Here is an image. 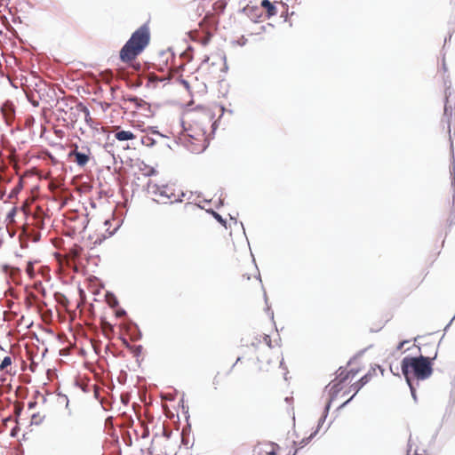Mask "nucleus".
<instances>
[{
  "label": "nucleus",
  "instance_id": "1",
  "mask_svg": "<svg viewBox=\"0 0 455 455\" xmlns=\"http://www.w3.org/2000/svg\"><path fill=\"white\" fill-rule=\"evenodd\" d=\"M437 353L434 357H428L422 355L419 356H405L401 363L402 373L406 382L412 379V376L417 379V385L419 380L428 379L433 373V361L436 358Z\"/></svg>",
  "mask_w": 455,
  "mask_h": 455
},
{
  "label": "nucleus",
  "instance_id": "2",
  "mask_svg": "<svg viewBox=\"0 0 455 455\" xmlns=\"http://www.w3.org/2000/svg\"><path fill=\"white\" fill-rule=\"evenodd\" d=\"M150 43V31L147 24L135 30L120 51V60L124 63L132 61Z\"/></svg>",
  "mask_w": 455,
  "mask_h": 455
},
{
  "label": "nucleus",
  "instance_id": "3",
  "mask_svg": "<svg viewBox=\"0 0 455 455\" xmlns=\"http://www.w3.org/2000/svg\"><path fill=\"white\" fill-rule=\"evenodd\" d=\"M443 86H444V110L443 116L450 119L451 116V102L455 101V88L451 87V83L449 79V76H443ZM450 123V120H448Z\"/></svg>",
  "mask_w": 455,
  "mask_h": 455
},
{
  "label": "nucleus",
  "instance_id": "4",
  "mask_svg": "<svg viewBox=\"0 0 455 455\" xmlns=\"http://www.w3.org/2000/svg\"><path fill=\"white\" fill-rule=\"evenodd\" d=\"M343 383L344 382H340V377L338 374L336 376V379L325 387V389H329L330 398L327 403H330V406L331 405V403L336 399L339 393L342 389Z\"/></svg>",
  "mask_w": 455,
  "mask_h": 455
},
{
  "label": "nucleus",
  "instance_id": "5",
  "mask_svg": "<svg viewBox=\"0 0 455 455\" xmlns=\"http://www.w3.org/2000/svg\"><path fill=\"white\" fill-rule=\"evenodd\" d=\"M160 196L164 197L165 199H172L169 204L180 203L183 201V197L185 196V193L181 192L180 196L176 197L175 194L172 191H170L168 185H161V191L159 194Z\"/></svg>",
  "mask_w": 455,
  "mask_h": 455
},
{
  "label": "nucleus",
  "instance_id": "6",
  "mask_svg": "<svg viewBox=\"0 0 455 455\" xmlns=\"http://www.w3.org/2000/svg\"><path fill=\"white\" fill-rule=\"evenodd\" d=\"M242 12L253 22H258L259 19L262 16L261 8L255 5L248 4L242 9Z\"/></svg>",
  "mask_w": 455,
  "mask_h": 455
},
{
  "label": "nucleus",
  "instance_id": "7",
  "mask_svg": "<svg viewBox=\"0 0 455 455\" xmlns=\"http://www.w3.org/2000/svg\"><path fill=\"white\" fill-rule=\"evenodd\" d=\"M71 103L75 104V109L77 114L83 113L84 115V119L87 124L92 122V118L90 116V110L89 108L81 101H77L75 100H71ZM74 108L73 106H70V109L72 110Z\"/></svg>",
  "mask_w": 455,
  "mask_h": 455
},
{
  "label": "nucleus",
  "instance_id": "8",
  "mask_svg": "<svg viewBox=\"0 0 455 455\" xmlns=\"http://www.w3.org/2000/svg\"><path fill=\"white\" fill-rule=\"evenodd\" d=\"M89 153L73 150L69 153V156H75V162L79 167H84L89 161Z\"/></svg>",
  "mask_w": 455,
  "mask_h": 455
},
{
  "label": "nucleus",
  "instance_id": "9",
  "mask_svg": "<svg viewBox=\"0 0 455 455\" xmlns=\"http://www.w3.org/2000/svg\"><path fill=\"white\" fill-rule=\"evenodd\" d=\"M371 373H366L361 379H359L356 382L353 383L350 386V389L355 392L354 395H355L360 391V389L363 388V386H365L371 380Z\"/></svg>",
  "mask_w": 455,
  "mask_h": 455
},
{
  "label": "nucleus",
  "instance_id": "10",
  "mask_svg": "<svg viewBox=\"0 0 455 455\" xmlns=\"http://www.w3.org/2000/svg\"><path fill=\"white\" fill-rule=\"evenodd\" d=\"M260 6L267 11V18H271L277 13L275 5L269 0H261Z\"/></svg>",
  "mask_w": 455,
  "mask_h": 455
},
{
  "label": "nucleus",
  "instance_id": "11",
  "mask_svg": "<svg viewBox=\"0 0 455 455\" xmlns=\"http://www.w3.org/2000/svg\"><path fill=\"white\" fill-rule=\"evenodd\" d=\"M115 138L119 141H125L135 139V135L130 131L120 130L115 133Z\"/></svg>",
  "mask_w": 455,
  "mask_h": 455
},
{
  "label": "nucleus",
  "instance_id": "12",
  "mask_svg": "<svg viewBox=\"0 0 455 455\" xmlns=\"http://www.w3.org/2000/svg\"><path fill=\"white\" fill-rule=\"evenodd\" d=\"M35 91L38 94L40 100H42L45 94H48L47 84L44 82L39 81L38 83L35 84Z\"/></svg>",
  "mask_w": 455,
  "mask_h": 455
},
{
  "label": "nucleus",
  "instance_id": "13",
  "mask_svg": "<svg viewBox=\"0 0 455 455\" xmlns=\"http://www.w3.org/2000/svg\"><path fill=\"white\" fill-rule=\"evenodd\" d=\"M317 433L318 429H315L309 436L303 438L299 443L293 442V444L298 445L299 449H302L311 442V440L316 435Z\"/></svg>",
  "mask_w": 455,
  "mask_h": 455
},
{
  "label": "nucleus",
  "instance_id": "14",
  "mask_svg": "<svg viewBox=\"0 0 455 455\" xmlns=\"http://www.w3.org/2000/svg\"><path fill=\"white\" fill-rule=\"evenodd\" d=\"M106 299L110 307L114 308L119 305L118 299L116 295L111 291H107Z\"/></svg>",
  "mask_w": 455,
  "mask_h": 455
},
{
  "label": "nucleus",
  "instance_id": "15",
  "mask_svg": "<svg viewBox=\"0 0 455 455\" xmlns=\"http://www.w3.org/2000/svg\"><path fill=\"white\" fill-rule=\"evenodd\" d=\"M330 403H327L324 406V410H323V415L322 417L319 419V421H318V425H317V427L316 429H320L322 425L323 424V422L325 421L328 414H329V411H330Z\"/></svg>",
  "mask_w": 455,
  "mask_h": 455
},
{
  "label": "nucleus",
  "instance_id": "16",
  "mask_svg": "<svg viewBox=\"0 0 455 455\" xmlns=\"http://www.w3.org/2000/svg\"><path fill=\"white\" fill-rule=\"evenodd\" d=\"M148 193L154 196H159L161 191V185L153 184L152 182H148Z\"/></svg>",
  "mask_w": 455,
  "mask_h": 455
},
{
  "label": "nucleus",
  "instance_id": "17",
  "mask_svg": "<svg viewBox=\"0 0 455 455\" xmlns=\"http://www.w3.org/2000/svg\"><path fill=\"white\" fill-rule=\"evenodd\" d=\"M358 371H359V370L351 369V370L346 371L345 377H341L342 372H339V375L340 377V382H345L349 378H354L358 373Z\"/></svg>",
  "mask_w": 455,
  "mask_h": 455
},
{
  "label": "nucleus",
  "instance_id": "18",
  "mask_svg": "<svg viewBox=\"0 0 455 455\" xmlns=\"http://www.w3.org/2000/svg\"><path fill=\"white\" fill-rule=\"evenodd\" d=\"M141 144L152 148L156 144V140L148 135H143L140 139Z\"/></svg>",
  "mask_w": 455,
  "mask_h": 455
},
{
  "label": "nucleus",
  "instance_id": "19",
  "mask_svg": "<svg viewBox=\"0 0 455 455\" xmlns=\"http://www.w3.org/2000/svg\"><path fill=\"white\" fill-rule=\"evenodd\" d=\"M451 186L453 187V204H455V161L454 156L452 155V171H451Z\"/></svg>",
  "mask_w": 455,
  "mask_h": 455
},
{
  "label": "nucleus",
  "instance_id": "20",
  "mask_svg": "<svg viewBox=\"0 0 455 455\" xmlns=\"http://www.w3.org/2000/svg\"><path fill=\"white\" fill-rule=\"evenodd\" d=\"M133 104L135 105L136 109H140V108H143L144 107H148V108H150V105L147 101H145L144 100H142L140 98H137V101H135Z\"/></svg>",
  "mask_w": 455,
  "mask_h": 455
},
{
  "label": "nucleus",
  "instance_id": "21",
  "mask_svg": "<svg viewBox=\"0 0 455 455\" xmlns=\"http://www.w3.org/2000/svg\"><path fill=\"white\" fill-rule=\"evenodd\" d=\"M208 212L212 213V216L214 217V219L219 222L220 223L221 225H223L224 227H226V220L222 218V216L220 214H219L218 212H214L213 210H210L208 211Z\"/></svg>",
  "mask_w": 455,
  "mask_h": 455
},
{
  "label": "nucleus",
  "instance_id": "22",
  "mask_svg": "<svg viewBox=\"0 0 455 455\" xmlns=\"http://www.w3.org/2000/svg\"><path fill=\"white\" fill-rule=\"evenodd\" d=\"M16 212H17L16 208H15V207H12V208L9 211V212L7 213L5 220H6L8 223H12V222H14V218H15Z\"/></svg>",
  "mask_w": 455,
  "mask_h": 455
},
{
  "label": "nucleus",
  "instance_id": "23",
  "mask_svg": "<svg viewBox=\"0 0 455 455\" xmlns=\"http://www.w3.org/2000/svg\"><path fill=\"white\" fill-rule=\"evenodd\" d=\"M12 364V358L11 356H5L2 360V363H0V371H4L5 368L10 366Z\"/></svg>",
  "mask_w": 455,
  "mask_h": 455
},
{
  "label": "nucleus",
  "instance_id": "24",
  "mask_svg": "<svg viewBox=\"0 0 455 455\" xmlns=\"http://www.w3.org/2000/svg\"><path fill=\"white\" fill-rule=\"evenodd\" d=\"M142 349H143V347L141 345L132 346V348H130V350L132 352L133 355L137 358L141 355Z\"/></svg>",
  "mask_w": 455,
  "mask_h": 455
},
{
  "label": "nucleus",
  "instance_id": "25",
  "mask_svg": "<svg viewBox=\"0 0 455 455\" xmlns=\"http://www.w3.org/2000/svg\"><path fill=\"white\" fill-rule=\"evenodd\" d=\"M21 188H22V182H21V180H20V182H19L18 186H16V187H15V188L11 191L9 197H10V198H12V197L16 196L20 193V189H21Z\"/></svg>",
  "mask_w": 455,
  "mask_h": 455
},
{
  "label": "nucleus",
  "instance_id": "26",
  "mask_svg": "<svg viewBox=\"0 0 455 455\" xmlns=\"http://www.w3.org/2000/svg\"><path fill=\"white\" fill-rule=\"evenodd\" d=\"M407 385L409 386L410 387V391H411V396L413 398V400L415 402H417V394H416V387L413 384V380H411L410 382H406Z\"/></svg>",
  "mask_w": 455,
  "mask_h": 455
},
{
  "label": "nucleus",
  "instance_id": "27",
  "mask_svg": "<svg viewBox=\"0 0 455 455\" xmlns=\"http://www.w3.org/2000/svg\"><path fill=\"white\" fill-rule=\"evenodd\" d=\"M148 131H149L150 133H152V134H156V135L163 137V138H167L166 135H164L163 133L159 132V131H157V127H156V126L148 127Z\"/></svg>",
  "mask_w": 455,
  "mask_h": 455
},
{
  "label": "nucleus",
  "instance_id": "28",
  "mask_svg": "<svg viewBox=\"0 0 455 455\" xmlns=\"http://www.w3.org/2000/svg\"><path fill=\"white\" fill-rule=\"evenodd\" d=\"M32 424L39 425L43 421V418H40L38 413H34L31 416Z\"/></svg>",
  "mask_w": 455,
  "mask_h": 455
},
{
  "label": "nucleus",
  "instance_id": "29",
  "mask_svg": "<svg viewBox=\"0 0 455 455\" xmlns=\"http://www.w3.org/2000/svg\"><path fill=\"white\" fill-rule=\"evenodd\" d=\"M136 331L132 335L133 340H138L142 338V333L140 331L138 325H135Z\"/></svg>",
  "mask_w": 455,
  "mask_h": 455
},
{
  "label": "nucleus",
  "instance_id": "30",
  "mask_svg": "<svg viewBox=\"0 0 455 455\" xmlns=\"http://www.w3.org/2000/svg\"><path fill=\"white\" fill-rule=\"evenodd\" d=\"M137 98L138 97L132 96V95H129V96L123 95L122 100L124 102L129 101V102L134 103L135 101H137Z\"/></svg>",
  "mask_w": 455,
  "mask_h": 455
},
{
  "label": "nucleus",
  "instance_id": "31",
  "mask_svg": "<svg viewBox=\"0 0 455 455\" xmlns=\"http://www.w3.org/2000/svg\"><path fill=\"white\" fill-rule=\"evenodd\" d=\"M58 103L61 105V107H60V108H58V110H59V111H60V112H64V113H66V111H65L64 108L68 107V103L67 100H65V99H61V100H60V101H59Z\"/></svg>",
  "mask_w": 455,
  "mask_h": 455
},
{
  "label": "nucleus",
  "instance_id": "32",
  "mask_svg": "<svg viewBox=\"0 0 455 455\" xmlns=\"http://www.w3.org/2000/svg\"><path fill=\"white\" fill-rule=\"evenodd\" d=\"M180 57L186 59L188 61H190L193 59L192 53L188 52V51H184L183 52H181Z\"/></svg>",
  "mask_w": 455,
  "mask_h": 455
},
{
  "label": "nucleus",
  "instance_id": "33",
  "mask_svg": "<svg viewBox=\"0 0 455 455\" xmlns=\"http://www.w3.org/2000/svg\"><path fill=\"white\" fill-rule=\"evenodd\" d=\"M27 97H28V100L31 102V104H32L33 106H38V105H39L38 100H35V98H34V95H33V94L29 95V94L27 92Z\"/></svg>",
  "mask_w": 455,
  "mask_h": 455
},
{
  "label": "nucleus",
  "instance_id": "34",
  "mask_svg": "<svg viewBox=\"0 0 455 455\" xmlns=\"http://www.w3.org/2000/svg\"><path fill=\"white\" fill-rule=\"evenodd\" d=\"M126 315V311L124 308H119L116 311V316L121 318Z\"/></svg>",
  "mask_w": 455,
  "mask_h": 455
},
{
  "label": "nucleus",
  "instance_id": "35",
  "mask_svg": "<svg viewBox=\"0 0 455 455\" xmlns=\"http://www.w3.org/2000/svg\"><path fill=\"white\" fill-rule=\"evenodd\" d=\"M365 349H363V350H360L359 352H357V354H355L347 363V365H349L355 359H356L357 357H360L363 355Z\"/></svg>",
  "mask_w": 455,
  "mask_h": 455
},
{
  "label": "nucleus",
  "instance_id": "36",
  "mask_svg": "<svg viewBox=\"0 0 455 455\" xmlns=\"http://www.w3.org/2000/svg\"><path fill=\"white\" fill-rule=\"evenodd\" d=\"M19 430H20V428L17 426H15L14 427L12 428L10 435L12 437H16L19 433Z\"/></svg>",
  "mask_w": 455,
  "mask_h": 455
},
{
  "label": "nucleus",
  "instance_id": "37",
  "mask_svg": "<svg viewBox=\"0 0 455 455\" xmlns=\"http://www.w3.org/2000/svg\"><path fill=\"white\" fill-rule=\"evenodd\" d=\"M163 435L167 438V439H170L171 436H172V431L171 430H168L166 429L164 427V429H163Z\"/></svg>",
  "mask_w": 455,
  "mask_h": 455
},
{
  "label": "nucleus",
  "instance_id": "38",
  "mask_svg": "<svg viewBox=\"0 0 455 455\" xmlns=\"http://www.w3.org/2000/svg\"><path fill=\"white\" fill-rule=\"evenodd\" d=\"M148 436H149V429H148V427H144V431H143V433H142V435H141V438L146 439V438H148Z\"/></svg>",
  "mask_w": 455,
  "mask_h": 455
},
{
  "label": "nucleus",
  "instance_id": "39",
  "mask_svg": "<svg viewBox=\"0 0 455 455\" xmlns=\"http://www.w3.org/2000/svg\"><path fill=\"white\" fill-rule=\"evenodd\" d=\"M450 400L452 401L453 403L455 402V387L451 388Z\"/></svg>",
  "mask_w": 455,
  "mask_h": 455
},
{
  "label": "nucleus",
  "instance_id": "40",
  "mask_svg": "<svg viewBox=\"0 0 455 455\" xmlns=\"http://www.w3.org/2000/svg\"><path fill=\"white\" fill-rule=\"evenodd\" d=\"M355 397V395H353L349 399H347L346 402H344L342 404L339 405V409H342L344 408L345 406H347L350 402L351 400Z\"/></svg>",
  "mask_w": 455,
  "mask_h": 455
},
{
  "label": "nucleus",
  "instance_id": "41",
  "mask_svg": "<svg viewBox=\"0 0 455 455\" xmlns=\"http://www.w3.org/2000/svg\"><path fill=\"white\" fill-rule=\"evenodd\" d=\"M37 403L36 401H30L28 403V407L29 410L34 409L36 406Z\"/></svg>",
  "mask_w": 455,
  "mask_h": 455
},
{
  "label": "nucleus",
  "instance_id": "42",
  "mask_svg": "<svg viewBox=\"0 0 455 455\" xmlns=\"http://www.w3.org/2000/svg\"><path fill=\"white\" fill-rule=\"evenodd\" d=\"M408 342H409V340H403V341H401V342L398 344L397 347H396V348H397V350L402 349V348L403 347V346H404L405 344H407Z\"/></svg>",
  "mask_w": 455,
  "mask_h": 455
},
{
  "label": "nucleus",
  "instance_id": "43",
  "mask_svg": "<svg viewBox=\"0 0 455 455\" xmlns=\"http://www.w3.org/2000/svg\"><path fill=\"white\" fill-rule=\"evenodd\" d=\"M442 70L443 71L444 74L447 72V66L444 58H443L442 61Z\"/></svg>",
  "mask_w": 455,
  "mask_h": 455
},
{
  "label": "nucleus",
  "instance_id": "44",
  "mask_svg": "<svg viewBox=\"0 0 455 455\" xmlns=\"http://www.w3.org/2000/svg\"><path fill=\"white\" fill-rule=\"evenodd\" d=\"M346 371H347V370H346L344 367H339V370L337 371V375H338L339 372H342L341 377H345Z\"/></svg>",
  "mask_w": 455,
  "mask_h": 455
},
{
  "label": "nucleus",
  "instance_id": "45",
  "mask_svg": "<svg viewBox=\"0 0 455 455\" xmlns=\"http://www.w3.org/2000/svg\"><path fill=\"white\" fill-rule=\"evenodd\" d=\"M22 409L23 408L21 406H18V407L15 408V414H16L17 417H19L20 415V413L22 411Z\"/></svg>",
  "mask_w": 455,
  "mask_h": 455
},
{
  "label": "nucleus",
  "instance_id": "46",
  "mask_svg": "<svg viewBox=\"0 0 455 455\" xmlns=\"http://www.w3.org/2000/svg\"><path fill=\"white\" fill-rule=\"evenodd\" d=\"M180 84H183L187 89H189V83L186 79H180Z\"/></svg>",
  "mask_w": 455,
  "mask_h": 455
},
{
  "label": "nucleus",
  "instance_id": "47",
  "mask_svg": "<svg viewBox=\"0 0 455 455\" xmlns=\"http://www.w3.org/2000/svg\"><path fill=\"white\" fill-rule=\"evenodd\" d=\"M123 344L127 347L128 349L132 348V345L127 341L126 339H123Z\"/></svg>",
  "mask_w": 455,
  "mask_h": 455
},
{
  "label": "nucleus",
  "instance_id": "48",
  "mask_svg": "<svg viewBox=\"0 0 455 455\" xmlns=\"http://www.w3.org/2000/svg\"><path fill=\"white\" fill-rule=\"evenodd\" d=\"M264 339H265L266 343L268 345V347H271V339H270V337L268 335H266Z\"/></svg>",
  "mask_w": 455,
  "mask_h": 455
},
{
  "label": "nucleus",
  "instance_id": "49",
  "mask_svg": "<svg viewBox=\"0 0 455 455\" xmlns=\"http://www.w3.org/2000/svg\"><path fill=\"white\" fill-rule=\"evenodd\" d=\"M32 123H34V117L33 116L28 117L26 120L27 125H30Z\"/></svg>",
  "mask_w": 455,
  "mask_h": 455
},
{
  "label": "nucleus",
  "instance_id": "50",
  "mask_svg": "<svg viewBox=\"0 0 455 455\" xmlns=\"http://www.w3.org/2000/svg\"><path fill=\"white\" fill-rule=\"evenodd\" d=\"M59 395L65 399V401H66V407H68V403H69L68 396L66 395H60V394H59Z\"/></svg>",
  "mask_w": 455,
  "mask_h": 455
},
{
  "label": "nucleus",
  "instance_id": "51",
  "mask_svg": "<svg viewBox=\"0 0 455 455\" xmlns=\"http://www.w3.org/2000/svg\"><path fill=\"white\" fill-rule=\"evenodd\" d=\"M212 383L215 386V389H216L217 385L219 384V379H218L217 376L214 377Z\"/></svg>",
  "mask_w": 455,
  "mask_h": 455
},
{
  "label": "nucleus",
  "instance_id": "52",
  "mask_svg": "<svg viewBox=\"0 0 455 455\" xmlns=\"http://www.w3.org/2000/svg\"><path fill=\"white\" fill-rule=\"evenodd\" d=\"M455 319V315H453V317L451 319V321L448 323V324L445 326L444 328V331H446L450 325L451 324L452 321Z\"/></svg>",
  "mask_w": 455,
  "mask_h": 455
},
{
  "label": "nucleus",
  "instance_id": "53",
  "mask_svg": "<svg viewBox=\"0 0 455 455\" xmlns=\"http://www.w3.org/2000/svg\"><path fill=\"white\" fill-rule=\"evenodd\" d=\"M210 41V38H204L202 40V44L206 45Z\"/></svg>",
  "mask_w": 455,
  "mask_h": 455
},
{
  "label": "nucleus",
  "instance_id": "54",
  "mask_svg": "<svg viewBox=\"0 0 455 455\" xmlns=\"http://www.w3.org/2000/svg\"><path fill=\"white\" fill-rule=\"evenodd\" d=\"M267 312H268V314L270 315L271 319L273 320V319H274V312H273V311H271L269 307H267Z\"/></svg>",
  "mask_w": 455,
  "mask_h": 455
},
{
  "label": "nucleus",
  "instance_id": "55",
  "mask_svg": "<svg viewBox=\"0 0 455 455\" xmlns=\"http://www.w3.org/2000/svg\"><path fill=\"white\" fill-rule=\"evenodd\" d=\"M182 409H183V411H184V412H185L186 414H188V406H187V407H185V405L183 404V405H182Z\"/></svg>",
  "mask_w": 455,
  "mask_h": 455
},
{
  "label": "nucleus",
  "instance_id": "56",
  "mask_svg": "<svg viewBox=\"0 0 455 455\" xmlns=\"http://www.w3.org/2000/svg\"><path fill=\"white\" fill-rule=\"evenodd\" d=\"M245 43H246V39L243 37V38H242V41H241V42H239V44L243 46V45H244V44H245Z\"/></svg>",
  "mask_w": 455,
  "mask_h": 455
},
{
  "label": "nucleus",
  "instance_id": "57",
  "mask_svg": "<svg viewBox=\"0 0 455 455\" xmlns=\"http://www.w3.org/2000/svg\"><path fill=\"white\" fill-rule=\"evenodd\" d=\"M186 51H188V52L192 53V52H193V47H192L191 45H188Z\"/></svg>",
  "mask_w": 455,
  "mask_h": 455
},
{
  "label": "nucleus",
  "instance_id": "58",
  "mask_svg": "<svg viewBox=\"0 0 455 455\" xmlns=\"http://www.w3.org/2000/svg\"><path fill=\"white\" fill-rule=\"evenodd\" d=\"M267 455H276V452L275 450H272L271 451L267 452Z\"/></svg>",
  "mask_w": 455,
  "mask_h": 455
},
{
  "label": "nucleus",
  "instance_id": "59",
  "mask_svg": "<svg viewBox=\"0 0 455 455\" xmlns=\"http://www.w3.org/2000/svg\"><path fill=\"white\" fill-rule=\"evenodd\" d=\"M451 385V387H455V375H454V378H453Z\"/></svg>",
  "mask_w": 455,
  "mask_h": 455
},
{
  "label": "nucleus",
  "instance_id": "60",
  "mask_svg": "<svg viewBox=\"0 0 455 455\" xmlns=\"http://www.w3.org/2000/svg\"><path fill=\"white\" fill-rule=\"evenodd\" d=\"M293 398L292 397H286L285 402L290 403Z\"/></svg>",
  "mask_w": 455,
  "mask_h": 455
},
{
  "label": "nucleus",
  "instance_id": "61",
  "mask_svg": "<svg viewBox=\"0 0 455 455\" xmlns=\"http://www.w3.org/2000/svg\"><path fill=\"white\" fill-rule=\"evenodd\" d=\"M240 360H241V358H240V357H238V358L236 359L235 363L233 364V366H232V367H234V366H235V364H236Z\"/></svg>",
  "mask_w": 455,
  "mask_h": 455
},
{
  "label": "nucleus",
  "instance_id": "62",
  "mask_svg": "<svg viewBox=\"0 0 455 455\" xmlns=\"http://www.w3.org/2000/svg\"><path fill=\"white\" fill-rule=\"evenodd\" d=\"M208 60H209V57H208V56H206V57L204 58V60H203V62L204 63V62H207Z\"/></svg>",
  "mask_w": 455,
  "mask_h": 455
},
{
  "label": "nucleus",
  "instance_id": "63",
  "mask_svg": "<svg viewBox=\"0 0 455 455\" xmlns=\"http://www.w3.org/2000/svg\"><path fill=\"white\" fill-rule=\"evenodd\" d=\"M40 238V235L36 236L35 239H34V242H37Z\"/></svg>",
  "mask_w": 455,
  "mask_h": 455
},
{
  "label": "nucleus",
  "instance_id": "64",
  "mask_svg": "<svg viewBox=\"0 0 455 455\" xmlns=\"http://www.w3.org/2000/svg\"><path fill=\"white\" fill-rule=\"evenodd\" d=\"M280 367H283V359L280 362Z\"/></svg>",
  "mask_w": 455,
  "mask_h": 455
}]
</instances>
